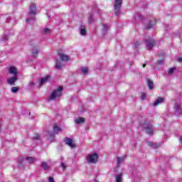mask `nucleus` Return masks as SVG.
<instances>
[{
  "label": "nucleus",
  "instance_id": "nucleus-9",
  "mask_svg": "<svg viewBox=\"0 0 182 182\" xmlns=\"http://www.w3.org/2000/svg\"><path fill=\"white\" fill-rule=\"evenodd\" d=\"M58 56H59L60 59H61V60H63V62H68V60H69L70 59V57H69V55H65V53H59Z\"/></svg>",
  "mask_w": 182,
  "mask_h": 182
},
{
  "label": "nucleus",
  "instance_id": "nucleus-32",
  "mask_svg": "<svg viewBox=\"0 0 182 182\" xmlns=\"http://www.w3.org/2000/svg\"><path fill=\"white\" fill-rule=\"evenodd\" d=\"M141 98L142 100H145V99H146V94H144V92H141Z\"/></svg>",
  "mask_w": 182,
  "mask_h": 182
},
{
  "label": "nucleus",
  "instance_id": "nucleus-6",
  "mask_svg": "<svg viewBox=\"0 0 182 182\" xmlns=\"http://www.w3.org/2000/svg\"><path fill=\"white\" fill-rule=\"evenodd\" d=\"M145 45L148 50H150V49H151L154 45H156V41L151 38H147L145 40Z\"/></svg>",
  "mask_w": 182,
  "mask_h": 182
},
{
  "label": "nucleus",
  "instance_id": "nucleus-40",
  "mask_svg": "<svg viewBox=\"0 0 182 182\" xmlns=\"http://www.w3.org/2000/svg\"><path fill=\"white\" fill-rule=\"evenodd\" d=\"M180 143L182 144V136L180 137Z\"/></svg>",
  "mask_w": 182,
  "mask_h": 182
},
{
  "label": "nucleus",
  "instance_id": "nucleus-35",
  "mask_svg": "<svg viewBox=\"0 0 182 182\" xmlns=\"http://www.w3.org/2000/svg\"><path fill=\"white\" fill-rule=\"evenodd\" d=\"M152 26H153V24H149L146 27V29H150V28H151Z\"/></svg>",
  "mask_w": 182,
  "mask_h": 182
},
{
  "label": "nucleus",
  "instance_id": "nucleus-20",
  "mask_svg": "<svg viewBox=\"0 0 182 182\" xmlns=\"http://www.w3.org/2000/svg\"><path fill=\"white\" fill-rule=\"evenodd\" d=\"M80 70L83 75H87L89 73V69H87V67H81Z\"/></svg>",
  "mask_w": 182,
  "mask_h": 182
},
{
  "label": "nucleus",
  "instance_id": "nucleus-5",
  "mask_svg": "<svg viewBox=\"0 0 182 182\" xmlns=\"http://www.w3.org/2000/svg\"><path fill=\"white\" fill-rule=\"evenodd\" d=\"M122 0H114V13L117 16L120 14V9L122 8Z\"/></svg>",
  "mask_w": 182,
  "mask_h": 182
},
{
  "label": "nucleus",
  "instance_id": "nucleus-28",
  "mask_svg": "<svg viewBox=\"0 0 182 182\" xmlns=\"http://www.w3.org/2000/svg\"><path fill=\"white\" fill-rule=\"evenodd\" d=\"M18 90H19V87H13L11 88L12 93H16V92H18Z\"/></svg>",
  "mask_w": 182,
  "mask_h": 182
},
{
  "label": "nucleus",
  "instance_id": "nucleus-42",
  "mask_svg": "<svg viewBox=\"0 0 182 182\" xmlns=\"http://www.w3.org/2000/svg\"><path fill=\"white\" fill-rule=\"evenodd\" d=\"M142 67L146 68V64H143Z\"/></svg>",
  "mask_w": 182,
  "mask_h": 182
},
{
  "label": "nucleus",
  "instance_id": "nucleus-15",
  "mask_svg": "<svg viewBox=\"0 0 182 182\" xmlns=\"http://www.w3.org/2000/svg\"><path fill=\"white\" fill-rule=\"evenodd\" d=\"M86 33V27L83 25H81L80 26V35H81V36H85Z\"/></svg>",
  "mask_w": 182,
  "mask_h": 182
},
{
  "label": "nucleus",
  "instance_id": "nucleus-23",
  "mask_svg": "<svg viewBox=\"0 0 182 182\" xmlns=\"http://www.w3.org/2000/svg\"><path fill=\"white\" fill-rule=\"evenodd\" d=\"M41 167H42L44 170H49V165H48V164L46 163V162H42V163H41Z\"/></svg>",
  "mask_w": 182,
  "mask_h": 182
},
{
  "label": "nucleus",
  "instance_id": "nucleus-36",
  "mask_svg": "<svg viewBox=\"0 0 182 182\" xmlns=\"http://www.w3.org/2000/svg\"><path fill=\"white\" fill-rule=\"evenodd\" d=\"M139 46H140V43L139 42H136L135 43V48H139Z\"/></svg>",
  "mask_w": 182,
  "mask_h": 182
},
{
  "label": "nucleus",
  "instance_id": "nucleus-34",
  "mask_svg": "<svg viewBox=\"0 0 182 182\" xmlns=\"http://www.w3.org/2000/svg\"><path fill=\"white\" fill-rule=\"evenodd\" d=\"M48 181H49V182H55V181L53 180V178H52V177H50V178H48Z\"/></svg>",
  "mask_w": 182,
  "mask_h": 182
},
{
  "label": "nucleus",
  "instance_id": "nucleus-26",
  "mask_svg": "<svg viewBox=\"0 0 182 182\" xmlns=\"http://www.w3.org/2000/svg\"><path fill=\"white\" fill-rule=\"evenodd\" d=\"M93 22V15L89 14L88 16V23H92Z\"/></svg>",
  "mask_w": 182,
  "mask_h": 182
},
{
  "label": "nucleus",
  "instance_id": "nucleus-17",
  "mask_svg": "<svg viewBox=\"0 0 182 182\" xmlns=\"http://www.w3.org/2000/svg\"><path fill=\"white\" fill-rule=\"evenodd\" d=\"M85 118L80 117L75 119V124H83V122H85Z\"/></svg>",
  "mask_w": 182,
  "mask_h": 182
},
{
  "label": "nucleus",
  "instance_id": "nucleus-24",
  "mask_svg": "<svg viewBox=\"0 0 182 182\" xmlns=\"http://www.w3.org/2000/svg\"><path fill=\"white\" fill-rule=\"evenodd\" d=\"M62 66H63L62 62H60L59 60H56L55 68L56 69H60L62 68Z\"/></svg>",
  "mask_w": 182,
  "mask_h": 182
},
{
  "label": "nucleus",
  "instance_id": "nucleus-1",
  "mask_svg": "<svg viewBox=\"0 0 182 182\" xmlns=\"http://www.w3.org/2000/svg\"><path fill=\"white\" fill-rule=\"evenodd\" d=\"M62 90H63V87H59L57 90L53 91L48 99V102H50V100H56V99H59V97L62 96Z\"/></svg>",
  "mask_w": 182,
  "mask_h": 182
},
{
  "label": "nucleus",
  "instance_id": "nucleus-43",
  "mask_svg": "<svg viewBox=\"0 0 182 182\" xmlns=\"http://www.w3.org/2000/svg\"><path fill=\"white\" fill-rule=\"evenodd\" d=\"M50 137H53V134H50Z\"/></svg>",
  "mask_w": 182,
  "mask_h": 182
},
{
  "label": "nucleus",
  "instance_id": "nucleus-4",
  "mask_svg": "<svg viewBox=\"0 0 182 182\" xmlns=\"http://www.w3.org/2000/svg\"><path fill=\"white\" fill-rule=\"evenodd\" d=\"M142 127L145 129L146 132L148 134H153V124L150 123L149 121H145L144 123L141 124Z\"/></svg>",
  "mask_w": 182,
  "mask_h": 182
},
{
  "label": "nucleus",
  "instance_id": "nucleus-14",
  "mask_svg": "<svg viewBox=\"0 0 182 182\" xmlns=\"http://www.w3.org/2000/svg\"><path fill=\"white\" fill-rule=\"evenodd\" d=\"M53 127L55 134H59V133H62V128L56 125V124H55Z\"/></svg>",
  "mask_w": 182,
  "mask_h": 182
},
{
  "label": "nucleus",
  "instance_id": "nucleus-8",
  "mask_svg": "<svg viewBox=\"0 0 182 182\" xmlns=\"http://www.w3.org/2000/svg\"><path fill=\"white\" fill-rule=\"evenodd\" d=\"M6 82L10 86H15V82H18V76L14 75L13 77H9Z\"/></svg>",
  "mask_w": 182,
  "mask_h": 182
},
{
  "label": "nucleus",
  "instance_id": "nucleus-19",
  "mask_svg": "<svg viewBox=\"0 0 182 182\" xmlns=\"http://www.w3.org/2000/svg\"><path fill=\"white\" fill-rule=\"evenodd\" d=\"M51 31L50 29L48 28H45L43 31H42V34L43 35H50Z\"/></svg>",
  "mask_w": 182,
  "mask_h": 182
},
{
  "label": "nucleus",
  "instance_id": "nucleus-3",
  "mask_svg": "<svg viewBox=\"0 0 182 182\" xmlns=\"http://www.w3.org/2000/svg\"><path fill=\"white\" fill-rule=\"evenodd\" d=\"M98 159L99 156H97V154H89L86 157V160L89 164H95L97 163Z\"/></svg>",
  "mask_w": 182,
  "mask_h": 182
},
{
  "label": "nucleus",
  "instance_id": "nucleus-21",
  "mask_svg": "<svg viewBox=\"0 0 182 182\" xmlns=\"http://www.w3.org/2000/svg\"><path fill=\"white\" fill-rule=\"evenodd\" d=\"M147 85H148L149 89H150L151 90L154 87V84L153 83V81L150 80H147Z\"/></svg>",
  "mask_w": 182,
  "mask_h": 182
},
{
  "label": "nucleus",
  "instance_id": "nucleus-7",
  "mask_svg": "<svg viewBox=\"0 0 182 182\" xmlns=\"http://www.w3.org/2000/svg\"><path fill=\"white\" fill-rule=\"evenodd\" d=\"M8 73L13 75V76H18V68L14 65H11L8 68Z\"/></svg>",
  "mask_w": 182,
  "mask_h": 182
},
{
  "label": "nucleus",
  "instance_id": "nucleus-2",
  "mask_svg": "<svg viewBox=\"0 0 182 182\" xmlns=\"http://www.w3.org/2000/svg\"><path fill=\"white\" fill-rule=\"evenodd\" d=\"M30 12L28 16L30 18L26 19V22H31V19H34L35 15H36V6L33 4L30 5Z\"/></svg>",
  "mask_w": 182,
  "mask_h": 182
},
{
  "label": "nucleus",
  "instance_id": "nucleus-31",
  "mask_svg": "<svg viewBox=\"0 0 182 182\" xmlns=\"http://www.w3.org/2000/svg\"><path fill=\"white\" fill-rule=\"evenodd\" d=\"M33 86H35V82H30L28 84V87H30V89H32V87H33Z\"/></svg>",
  "mask_w": 182,
  "mask_h": 182
},
{
  "label": "nucleus",
  "instance_id": "nucleus-22",
  "mask_svg": "<svg viewBox=\"0 0 182 182\" xmlns=\"http://www.w3.org/2000/svg\"><path fill=\"white\" fill-rule=\"evenodd\" d=\"M25 160H27L28 163H29L30 164H32L33 163H35V161H36V159L32 157L25 158Z\"/></svg>",
  "mask_w": 182,
  "mask_h": 182
},
{
  "label": "nucleus",
  "instance_id": "nucleus-12",
  "mask_svg": "<svg viewBox=\"0 0 182 182\" xmlns=\"http://www.w3.org/2000/svg\"><path fill=\"white\" fill-rule=\"evenodd\" d=\"M110 29V26L107 24H102V33L103 36L107 34V31Z\"/></svg>",
  "mask_w": 182,
  "mask_h": 182
},
{
  "label": "nucleus",
  "instance_id": "nucleus-27",
  "mask_svg": "<svg viewBox=\"0 0 182 182\" xmlns=\"http://www.w3.org/2000/svg\"><path fill=\"white\" fill-rule=\"evenodd\" d=\"M174 70H176V68H170L168 71V75H173V73H174Z\"/></svg>",
  "mask_w": 182,
  "mask_h": 182
},
{
  "label": "nucleus",
  "instance_id": "nucleus-11",
  "mask_svg": "<svg viewBox=\"0 0 182 182\" xmlns=\"http://www.w3.org/2000/svg\"><path fill=\"white\" fill-rule=\"evenodd\" d=\"M49 79H50V76L47 75L43 78H41L38 82L40 86H42L43 85H45V83L49 82Z\"/></svg>",
  "mask_w": 182,
  "mask_h": 182
},
{
  "label": "nucleus",
  "instance_id": "nucleus-13",
  "mask_svg": "<svg viewBox=\"0 0 182 182\" xmlns=\"http://www.w3.org/2000/svg\"><path fill=\"white\" fill-rule=\"evenodd\" d=\"M64 141H65V144H67L68 146H69L71 148H73L75 146V143H73V141L70 138H66Z\"/></svg>",
  "mask_w": 182,
  "mask_h": 182
},
{
  "label": "nucleus",
  "instance_id": "nucleus-29",
  "mask_svg": "<svg viewBox=\"0 0 182 182\" xmlns=\"http://www.w3.org/2000/svg\"><path fill=\"white\" fill-rule=\"evenodd\" d=\"M174 107H175V110H176V112H178V111H180V109H181V105H180V104H176Z\"/></svg>",
  "mask_w": 182,
  "mask_h": 182
},
{
  "label": "nucleus",
  "instance_id": "nucleus-18",
  "mask_svg": "<svg viewBox=\"0 0 182 182\" xmlns=\"http://www.w3.org/2000/svg\"><path fill=\"white\" fill-rule=\"evenodd\" d=\"M38 53H39V49L36 48H33L32 50V56L33 58H37Z\"/></svg>",
  "mask_w": 182,
  "mask_h": 182
},
{
  "label": "nucleus",
  "instance_id": "nucleus-41",
  "mask_svg": "<svg viewBox=\"0 0 182 182\" xmlns=\"http://www.w3.org/2000/svg\"><path fill=\"white\" fill-rule=\"evenodd\" d=\"M36 140H39V136H37L36 137Z\"/></svg>",
  "mask_w": 182,
  "mask_h": 182
},
{
  "label": "nucleus",
  "instance_id": "nucleus-39",
  "mask_svg": "<svg viewBox=\"0 0 182 182\" xmlns=\"http://www.w3.org/2000/svg\"><path fill=\"white\" fill-rule=\"evenodd\" d=\"M178 62H182V58H179L178 59Z\"/></svg>",
  "mask_w": 182,
  "mask_h": 182
},
{
  "label": "nucleus",
  "instance_id": "nucleus-10",
  "mask_svg": "<svg viewBox=\"0 0 182 182\" xmlns=\"http://www.w3.org/2000/svg\"><path fill=\"white\" fill-rule=\"evenodd\" d=\"M161 103H164V98L161 97H159L153 103L152 106L156 107V106H159V105H161Z\"/></svg>",
  "mask_w": 182,
  "mask_h": 182
},
{
  "label": "nucleus",
  "instance_id": "nucleus-37",
  "mask_svg": "<svg viewBox=\"0 0 182 182\" xmlns=\"http://www.w3.org/2000/svg\"><path fill=\"white\" fill-rule=\"evenodd\" d=\"M161 63H163V60H159V61H158V64H159V65H161Z\"/></svg>",
  "mask_w": 182,
  "mask_h": 182
},
{
  "label": "nucleus",
  "instance_id": "nucleus-25",
  "mask_svg": "<svg viewBox=\"0 0 182 182\" xmlns=\"http://www.w3.org/2000/svg\"><path fill=\"white\" fill-rule=\"evenodd\" d=\"M122 174H118L115 176L116 182H122Z\"/></svg>",
  "mask_w": 182,
  "mask_h": 182
},
{
  "label": "nucleus",
  "instance_id": "nucleus-30",
  "mask_svg": "<svg viewBox=\"0 0 182 182\" xmlns=\"http://www.w3.org/2000/svg\"><path fill=\"white\" fill-rule=\"evenodd\" d=\"M8 39H9V37L8 36H4L2 39L1 41L2 42H7Z\"/></svg>",
  "mask_w": 182,
  "mask_h": 182
},
{
  "label": "nucleus",
  "instance_id": "nucleus-16",
  "mask_svg": "<svg viewBox=\"0 0 182 182\" xmlns=\"http://www.w3.org/2000/svg\"><path fill=\"white\" fill-rule=\"evenodd\" d=\"M125 156L117 157V167H119L123 161H124Z\"/></svg>",
  "mask_w": 182,
  "mask_h": 182
},
{
  "label": "nucleus",
  "instance_id": "nucleus-33",
  "mask_svg": "<svg viewBox=\"0 0 182 182\" xmlns=\"http://www.w3.org/2000/svg\"><path fill=\"white\" fill-rule=\"evenodd\" d=\"M60 166L63 168V170H66V164H65V163L61 162Z\"/></svg>",
  "mask_w": 182,
  "mask_h": 182
},
{
  "label": "nucleus",
  "instance_id": "nucleus-38",
  "mask_svg": "<svg viewBox=\"0 0 182 182\" xmlns=\"http://www.w3.org/2000/svg\"><path fill=\"white\" fill-rule=\"evenodd\" d=\"M148 144L149 146H153V142H149Z\"/></svg>",
  "mask_w": 182,
  "mask_h": 182
}]
</instances>
